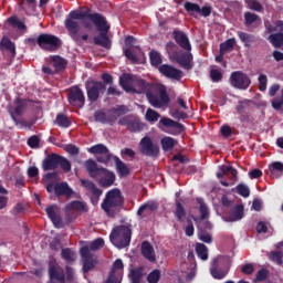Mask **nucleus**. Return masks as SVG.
Returning a JSON list of instances; mask_svg holds the SVG:
<instances>
[{
  "label": "nucleus",
  "instance_id": "obj_9",
  "mask_svg": "<svg viewBox=\"0 0 283 283\" xmlns=\"http://www.w3.org/2000/svg\"><path fill=\"white\" fill-rule=\"evenodd\" d=\"M229 269H231V259L221 258L219 259V265H214L211 268L210 273L214 280H224L229 274Z\"/></svg>",
  "mask_w": 283,
  "mask_h": 283
},
{
  "label": "nucleus",
  "instance_id": "obj_19",
  "mask_svg": "<svg viewBox=\"0 0 283 283\" xmlns=\"http://www.w3.org/2000/svg\"><path fill=\"white\" fill-rule=\"evenodd\" d=\"M59 157L56 153L49 154L42 161L43 171H54L59 169Z\"/></svg>",
  "mask_w": 283,
  "mask_h": 283
},
{
  "label": "nucleus",
  "instance_id": "obj_31",
  "mask_svg": "<svg viewBox=\"0 0 283 283\" xmlns=\"http://www.w3.org/2000/svg\"><path fill=\"white\" fill-rule=\"evenodd\" d=\"M7 22L11 25V28H18V30L22 32H25V30H28L25 22L21 21L17 15L9 17L7 19Z\"/></svg>",
  "mask_w": 283,
  "mask_h": 283
},
{
  "label": "nucleus",
  "instance_id": "obj_57",
  "mask_svg": "<svg viewBox=\"0 0 283 283\" xmlns=\"http://www.w3.org/2000/svg\"><path fill=\"white\" fill-rule=\"evenodd\" d=\"M64 151H66V154H70V156H78V154H81V149H78V147L74 144H69L64 147Z\"/></svg>",
  "mask_w": 283,
  "mask_h": 283
},
{
  "label": "nucleus",
  "instance_id": "obj_2",
  "mask_svg": "<svg viewBox=\"0 0 283 283\" xmlns=\"http://www.w3.org/2000/svg\"><path fill=\"white\" fill-rule=\"evenodd\" d=\"M84 167L90 178H98V185L105 189L116 182V175L107 170V168L98 167V164L94 159H87L84 163Z\"/></svg>",
  "mask_w": 283,
  "mask_h": 283
},
{
  "label": "nucleus",
  "instance_id": "obj_6",
  "mask_svg": "<svg viewBox=\"0 0 283 283\" xmlns=\"http://www.w3.org/2000/svg\"><path fill=\"white\" fill-rule=\"evenodd\" d=\"M36 42L41 50H46L48 52H55V50H59L63 45L59 36L48 33H41L36 38Z\"/></svg>",
  "mask_w": 283,
  "mask_h": 283
},
{
  "label": "nucleus",
  "instance_id": "obj_18",
  "mask_svg": "<svg viewBox=\"0 0 283 283\" xmlns=\"http://www.w3.org/2000/svg\"><path fill=\"white\" fill-rule=\"evenodd\" d=\"M159 72H160V74L166 76V78H174L175 81H180V78H182V71H180L169 64L160 65Z\"/></svg>",
  "mask_w": 283,
  "mask_h": 283
},
{
  "label": "nucleus",
  "instance_id": "obj_8",
  "mask_svg": "<svg viewBox=\"0 0 283 283\" xmlns=\"http://www.w3.org/2000/svg\"><path fill=\"white\" fill-rule=\"evenodd\" d=\"M139 151L144 156L156 158L160 154V146L155 144L154 140H151V137L145 136L139 142Z\"/></svg>",
  "mask_w": 283,
  "mask_h": 283
},
{
  "label": "nucleus",
  "instance_id": "obj_55",
  "mask_svg": "<svg viewBox=\"0 0 283 283\" xmlns=\"http://www.w3.org/2000/svg\"><path fill=\"white\" fill-rule=\"evenodd\" d=\"M258 19H260V15L255 14V13H251V12H245L244 13V21H245V25L249 28V25H252V23H255V21H258Z\"/></svg>",
  "mask_w": 283,
  "mask_h": 283
},
{
  "label": "nucleus",
  "instance_id": "obj_24",
  "mask_svg": "<svg viewBox=\"0 0 283 283\" xmlns=\"http://www.w3.org/2000/svg\"><path fill=\"white\" fill-rule=\"evenodd\" d=\"M49 277L50 280H55L59 283H65V271L56 265L49 266Z\"/></svg>",
  "mask_w": 283,
  "mask_h": 283
},
{
  "label": "nucleus",
  "instance_id": "obj_23",
  "mask_svg": "<svg viewBox=\"0 0 283 283\" xmlns=\"http://www.w3.org/2000/svg\"><path fill=\"white\" fill-rule=\"evenodd\" d=\"M54 193L57 198L65 196V198H72L74 196V190L67 185V182L55 184Z\"/></svg>",
  "mask_w": 283,
  "mask_h": 283
},
{
  "label": "nucleus",
  "instance_id": "obj_49",
  "mask_svg": "<svg viewBox=\"0 0 283 283\" xmlns=\"http://www.w3.org/2000/svg\"><path fill=\"white\" fill-rule=\"evenodd\" d=\"M269 258H270L271 262H274L275 264H277V266H282V264H283L282 252L272 251V252H270Z\"/></svg>",
  "mask_w": 283,
  "mask_h": 283
},
{
  "label": "nucleus",
  "instance_id": "obj_38",
  "mask_svg": "<svg viewBox=\"0 0 283 283\" xmlns=\"http://www.w3.org/2000/svg\"><path fill=\"white\" fill-rule=\"evenodd\" d=\"M232 191H235L242 198H249V196H251V189L249 186H247V184H239L235 188L232 189Z\"/></svg>",
  "mask_w": 283,
  "mask_h": 283
},
{
  "label": "nucleus",
  "instance_id": "obj_5",
  "mask_svg": "<svg viewBox=\"0 0 283 283\" xmlns=\"http://www.w3.org/2000/svg\"><path fill=\"white\" fill-rule=\"evenodd\" d=\"M148 103L151 107L161 109V107H167L169 105V94H167V88L163 86L154 85L150 92L146 95Z\"/></svg>",
  "mask_w": 283,
  "mask_h": 283
},
{
  "label": "nucleus",
  "instance_id": "obj_39",
  "mask_svg": "<svg viewBox=\"0 0 283 283\" xmlns=\"http://www.w3.org/2000/svg\"><path fill=\"white\" fill-rule=\"evenodd\" d=\"M57 167H60L64 174H70V171H72V163H70L67 158L61 155L57 159Z\"/></svg>",
  "mask_w": 283,
  "mask_h": 283
},
{
  "label": "nucleus",
  "instance_id": "obj_50",
  "mask_svg": "<svg viewBox=\"0 0 283 283\" xmlns=\"http://www.w3.org/2000/svg\"><path fill=\"white\" fill-rule=\"evenodd\" d=\"M19 7L21 8V10H23V12H25V14L30 15L33 14V12H35L36 10V4H33V7H31L30 4H28V2L21 0L19 2Z\"/></svg>",
  "mask_w": 283,
  "mask_h": 283
},
{
  "label": "nucleus",
  "instance_id": "obj_63",
  "mask_svg": "<svg viewBox=\"0 0 283 283\" xmlns=\"http://www.w3.org/2000/svg\"><path fill=\"white\" fill-rule=\"evenodd\" d=\"M282 106H283V95L274 97L272 99L273 109H275L276 112H280V109H282Z\"/></svg>",
  "mask_w": 283,
  "mask_h": 283
},
{
  "label": "nucleus",
  "instance_id": "obj_35",
  "mask_svg": "<svg viewBox=\"0 0 283 283\" xmlns=\"http://www.w3.org/2000/svg\"><path fill=\"white\" fill-rule=\"evenodd\" d=\"M147 209H148L149 211H156V209H158V203H157V202H154V201H149V202H146V203L142 205V206L139 207V209L137 210V216H138L139 218H142V217H143V213H145V211H147Z\"/></svg>",
  "mask_w": 283,
  "mask_h": 283
},
{
  "label": "nucleus",
  "instance_id": "obj_62",
  "mask_svg": "<svg viewBox=\"0 0 283 283\" xmlns=\"http://www.w3.org/2000/svg\"><path fill=\"white\" fill-rule=\"evenodd\" d=\"M227 176H230L232 182H238V169L232 166H227Z\"/></svg>",
  "mask_w": 283,
  "mask_h": 283
},
{
  "label": "nucleus",
  "instance_id": "obj_7",
  "mask_svg": "<svg viewBox=\"0 0 283 283\" xmlns=\"http://www.w3.org/2000/svg\"><path fill=\"white\" fill-rule=\"evenodd\" d=\"M85 87L90 103H96L101 94H105V92H107V86L103 84V82L98 81L86 82Z\"/></svg>",
  "mask_w": 283,
  "mask_h": 283
},
{
  "label": "nucleus",
  "instance_id": "obj_42",
  "mask_svg": "<svg viewBox=\"0 0 283 283\" xmlns=\"http://www.w3.org/2000/svg\"><path fill=\"white\" fill-rule=\"evenodd\" d=\"M54 124L57 125L59 127L67 128L72 125V122H70L69 116H65L63 114H57L54 120Z\"/></svg>",
  "mask_w": 283,
  "mask_h": 283
},
{
  "label": "nucleus",
  "instance_id": "obj_52",
  "mask_svg": "<svg viewBox=\"0 0 283 283\" xmlns=\"http://www.w3.org/2000/svg\"><path fill=\"white\" fill-rule=\"evenodd\" d=\"M3 48H6L8 52H10L11 59H14V56H17V46L14 45V42H11L10 40H4Z\"/></svg>",
  "mask_w": 283,
  "mask_h": 283
},
{
  "label": "nucleus",
  "instance_id": "obj_27",
  "mask_svg": "<svg viewBox=\"0 0 283 283\" xmlns=\"http://www.w3.org/2000/svg\"><path fill=\"white\" fill-rule=\"evenodd\" d=\"M136 76L132 74H124L123 77H119V85L125 90V92H134V83Z\"/></svg>",
  "mask_w": 283,
  "mask_h": 283
},
{
  "label": "nucleus",
  "instance_id": "obj_47",
  "mask_svg": "<svg viewBox=\"0 0 283 283\" xmlns=\"http://www.w3.org/2000/svg\"><path fill=\"white\" fill-rule=\"evenodd\" d=\"M166 51L168 53L169 59H172V60L180 52L178 50V45H176V43H174V42H168L166 44Z\"/></svg>",
  "mask_w": 283,
  "mask_h": 283
},
{
  "label": "nucleus",
  "instance_id": "obj_46",
  "mask_svg": "<svg viewBox=\"0 0 283 283\" xmlns=\"http://www.w3.org/2000/svg\"><path fill=\"white\" fill-rule=\"evenodd\" d=\"M74 255H75V253H74V251H72V249H70V248L62 249L61 256L69 264H71V262H74V260H75Z\"/></svg>",
  "mask_w": 283,
  "mask_h": 283
},
{
  "label": "nucleus",
  "instance_id": "obj_59",
  "mask_svg": "<svg viewBox=\"0 0 283 283\" xmlns=\"http://www.w3.org/2000/svg\"><path fill=\"white\" fill-rule=\"evenodd\" d=\"M271 174H282L283 172V164L282 161H274L270 166Z\"/></svg>",
  "mask_w": 283,
  "mask_h": 283
},
{
  "label": "nucleus",
  "instance_id": "obj_60",
  "mask_svg": "<svg viewBox=\"0 0 283 283\" xmlns=\"http://www.w3.org/2000/svg\"><path fill=\"white\" fill-rule=\"evenodd\" d=\"M94 118L96 123H109V120H107V114L103 111L95 112Z\"/></svg>",
  "mask_w": 283,
  "mask_h": 283
},
{
  "label": "nucleus",
  "instance_id": "obj_56",
  "mask_svg": "<svg viewBox=\"0 0 283 283\" xmlns=\"http://www.w3.org/2000/svg\"><path fill=\"white\" fill-rule=\"evenodd\" d=\"M148 283H158L160 282V270L151 271L147 276Z\"/></svg>",
  "mask_w": 283,
  "mask_h": 283
},
{
  "label": "nucleus",
  "instance_id": "obj_37",
  "mask_svg": "<svg viewBox=\"0 0 283 283\" xmlns=\"http://www.w3.org/2000/svg\"><path fill=\"white\" fill-rule=\"evenodd\" d=\"M53 67H55V70H65V67H67V61H65V59L59 56V55H54L51 57Z\"/></svg>",
  "mask_w": 283,
  "mask_h": 283
},
{
  "label": "nucleus",
  "instance_id": "obj_36",
  "mask_svg": "<svg viewBox=\"0 0 283 283\" xmlns=\"http://www.w3.org/2000/svg\"><path fill=\"white\" fill-rule=\"evenodd\" d=\"M268 41L271 42L273 48H282L283 45V33H272L269 35Z\"/></svg>",
  "mask_w": 283,
  "mask_h": 283
},
{
  "label": "nucleus",
  "instance_id": "obj_30",
  "mask_svg": "<svg viewBox=\"0 0 283 283\" xmlns=\"http://www.w3.org/2000/svg\"><path fill=\"white\" fill-rule=\"evenodd\" d=\"M237 34L240 41L244 44V48H251V43H255L256 41V38L253 34L242 32V31H239Z\"/></svg>",
  "mask_w": 283,
  "mask_h": 283
},
{
  "label": "nucleus",
  "instance_id": "obj_32",
  "mask_svg": "<svg viewBox=\"0 0 283 283\" xmlns=\"http://www.w3.org/2000/svg\"><path fill=\"white\" fill-rule=\"evenodd\" d=\"M160 145L163 151H171L176 147V139L174 137H163Z\"/></svg>",
  "mask_w": 283,
  "mask_h": 283
},
{
  "label": "nucleus",
  "instance_id": "obj_40",
  "mask_svg": "<svg viewBox=\"0 0 283 283\" xmlns=\"http://www.w3.org/2000/svg\"><path fill=\"white\" fill-rule=\"evenodd\" d=\"M127 129L128 132L136 134V132H143V129H145V124L139 119H130V124H128Z\"/></svg>",
  "mask_w": 283,
  "mask_h": 283
},
{
  "label": "nucleus",
  "instance_id": "obj_33",
  "mask_svg": "<svg viewBox=\"0 0 283 283\" xmlns=\"http://www.w3.org/2000/svg\"><path fill=\"white\" fill-rule=\"evenodd\" d=\"M184 8H185L186 12H188V14H190V17H196V14H199V12H200V4L193 3L191 1H186L184 4Z\"/></svg>",
  "mask_w": 283,
  "mask_h": 283
},
{
  "label": "nucleus",
  "instance_id": "obj_13",
  "mask_svg": "<svg viewBox=\"0 0 283 283\" xmlns=\"http://www.w3.org/2000/svg\"><path fill=\"white\" fill-rule=\"evenodd\" d=\"M230 83L237 90H249L251 85V77L242 71H234L230 75Z\"/></svg>",
  "mask_w": 283,
  "mask_h": 283
},
{
  "label": "nucleus",
  "instance_id": "obj_58",
  "mask_svg": "<svg viewBox=\"0 0 283 283\" xmlns=\"http://www.w3.org/2000/svg\"><path fill=\"white\" fill-rule=\"evenodd\" d=\"M15 105L14 114H17V116H21V114H23V109H25V102H23L22 98H18L15 99Z\"/></svg>",
  "mask_w": 283,
  "mask_h": 283
},
{
  "label": "nucleus",
  "instance_id": "obj_51",
  "mask_svg": "<svg viewBox=\"0 0 283 283\" xmlns=\"http://www.w3.org/2000/svg\"><path fill=\"white\" fill-rule=\"evenodd\" d=\"M102 247H105V240H103V238H98L91 242L87 248L88 251H98V249H102Z\"/></svg>",
  "mask_w": 283,
  "mask_h": 283
},
{
  "label": "nucleus",
  "instance_id": "obj_61",
  "mask_svg": "<svg viewBox=\"0 0 283 283\" xmlns=\"http://www.w3.org/2000/svg\"><path fill=\"white\" fill-rule=\"evenodd\" d=\"M210 78L213 83H220V81H222V72L212 69L210 71Z\"/></svg>",
  "mask_w": 283,
  "mask_h": 283
},
{
  "label": "nucleus",
  "instance_id": "obj_41",
  "mask_svg": "<svg viewBox=\"0 0 283 283\" xmlns=\"http://www.w3.org/2000/svg\"><path fill=\"white\" fill-rule=\"evenodd\" d=\"M196 253L200 260H209V250L207 249V245L203 243H197L196 245Z\"/></svg>",
  "mask_w": 283,
  "mask_h": 283
},
{
  "label": "nucleus",
  "instance_id": "obj_28",
  "mask_svg": "<svg viewBox=\"0 0 283 283\" xmlns=\"http://www.w3.org/2000/svg\"><path fill=\"white\" fill-rule=\"evenodd\" d=\"M66 211H81L82 213H87V203L78 200L71 201L65 207Z\"/></svg>",
  "mask_w": 283,
  "mask_h": 283
},
{
  "label": "nucleus",
  "instance_id": "obj_3",
  "mask_svg": "<svg viewBox=\"0 0 283 283\" xmlns=\"http://www.w3.org/2000/svg\"><path fill=\"white\" fill-rule=\"evenodd\" d=\"M123 207H125V198L118 188L107 191L101 205V208L108 218H116V213H118Z\"/></svg>",
  "mask_w": 283,
  "mask_h": 283
},
{
  "label": "nucleus",
  "instance_id": "obj_22",
  "mask_svg": "<svg viewBox=\"0 0 283 283\" xmlns=\"http://www.w3.org/2000/svg\"><path fill=\"white\" fill-rule=\"evenodd\" d=\"M244 218V206L237 205L228 212V218H224V222H238Z\"/></svg>",
  "mask_w": 283,
  "mask_h": 283
},
{
  "label": "nucleus",
  "instance_id": "obj_45",
  "mask_svg": "<svg viewBox=\"0 0 283 283\" xmlns=\"http://www.w3.org/2000/svg\"><path fill=\"white\" fill-rule=\"evenodd\" d=\"M234 46H235V39L231 38L220 44L219 51L227 54V52H229V50H233Z\"/></svg>",
  "mask_w": 283,
  "mask_h": 283
},
{
  "label": "nucleus",
  "instance_id": "obj_25",
  "mask_svg": "<svg viewBox=\"0 0 283 283\" xmlns=\"http://www.w3.org/2000/svg\"><path fill=\"white\" fill-rule=\"evenodd\" d=\"M142 255L148 260V262H156V253L154 252V245L149 241L142 242Z\"/></svg>",
  "mask_w": 283,
  "mask_h": 283
},
{
  "label": "nucleus",
  "instance_id": "obj_15",
  "mask_svg": "<svg viewBox=\"0 0 283 283\" xmlns=\"http://www.w3.org/2000/svg\"><path fill=\"white\" fill-rule=\"evenodd\" d=\"M45 213L51 222H53L55 229H63V218L61 217V208L59 206H48Z\"/></svg>",
  "mask_w": 283,
  "mask_h": 283
},
{
  "label": "nucleus",
  "instance_id": "obj_1",
  "mask_svg": "<svg viewBox=\"0 0 283 283\" xmlns=\"http://www.w3.org/2000/svg\"><path fill=\"white\" fill-rule=\"evenodd\" d=\"M85 19L92 21L99 32V35L93 39L94 44L105 48V50H109L112 48V40H109L108 35L111 27L107 23V19H105L101 13H92V9L90 8H87L84 12L73 10L67 14L64 21V28L67 30L69 36L75 43H81V41H87V39H90L87 33L83 34L82 36L78 34L81 32V24H78V21H83V27L86 30H92L93 28L92 23L85 21Z\"/></svg>",
  "mask_w": 283,
  "mask_h": 283
},
{
  "label": "nucleus",
  "instance_id": "obj_53",
  "mask_svg": "<svg viewBox=\"0 0 283 283\" xmlns=\"http://www.w3.org/2000/svg\"><path fill=\"white\" fill-rule=\"evenodd\" d=\"M112 114H115V116H125L129 112V108L125 105H117L116 107H113L111 109Z\"/></svg>",
  "mask_w": 283,
  "mask_h": 283
},
{
  "label": "nucleus",
  "instance_id": "obj_14",
  "mask_svg": "<svg viewBox=\"0 0 283 283\" xmlns=\"http://www.w3.org/2000/svg\"><path fill=\"white\" fill-rule=\"evenodd\" d=\"M81 186L86 189V191H90V200L91 203L96 207L98 205V201L101 200V197L103 196V190L98 187H96V184H94L90 179H81L80 180Z\"/></svg>",
  "mask_w": 283,
  "mask_h": 283
},
{
  "label": "nucleus",
  "instance_id": "obj_29",
  "mask_svg": "<svg viewBox=\"0 0 283 283\" xmlns=\"http://www.w3.org/2000/svg\"><path fill=\"white\" fill-rule=\"evenodd\" d=\"M114 161L119 178H125V176H129V168L123 160H120V158L115 156Z\"/></svg>",
  "mask_w": 283,
  "mask_h": 283
},
{
  "label": "nucleus",
  "instance_id": "obj_34",
  "mask_svg": "<svg viewBox=\"0 0 283 283\" xmlns=\"http://www.w3.org/2000/svg\"><path fill=\"white\" fill-rule=\"evenodd\" d=\"M187 216V210L182 207L180 201H176L175 217L177 218V222H185V217Z\"/></svg>",
  "mask_w": 283,
  "mask_h": 283
},
{
  "label": "nucleus",
  "instance_id": "obj_20",
  "mask_svg": "<svg viewBox=\"0 0 283 283\" xmlns=\"http://www.w3.org/2000/svg\"><path fill=\"white\" fill-rule=\"evenodd\" d=\"M154 87L153 83H149L140 77H135V83L133 86V93L134 94H147L150 92V90Z\"/></svg>",
  "mask_w": 283,
  "mask_h": 283
},
{
  "label": "nucleus",
  "instance_id": "obj_16",
  "mask_svg": "<svg viewBox=\"0 0 283 283\" xmlns=\"http://www.w3.org/2000/svg\"><path fill=\"white\" fill-rule=\"evenodd\" d=\"M172 61H176L180 67H184V70H191L193 65H191V61H193V54H191V51H179L174 57Z\"/></svg>",
  "mask_w": 283,
  "mask_h": 283
},
{
  "label": "nucleus",
  "instance_id": "obj_12",
  "mask_svg": "<svg viewBox=\"0 0 283 283\" xmlns=\"http://www.w3.org/2000/svg\"><path fill=\"white\" fill-rule=\"evenodd\" d=\"M67 101L73 107H85V93L78 86H72L67 90Z\"/></svg>",
  "mask_w": 283,
  "mask_h": 283
},
{
  "label": "nucleus",
  "instance_id": "obj_11",
  "mask_svg": "<svg viewBox=\"0 0 283 283\" xmlns=\"http://www.w3.org/2000/svg\"><path fill=\"white\" fill-rule=\"evenodd\" d=\"M80 253L83 262V271L84 273H90L98 264V256L91 253L87 245L82 247Z\"/></svg>",
  "mask_w": 283,
  "mask_h": 283
},
{
  "label": "nucleus",
  "instance_id": "obj_48",
  "mask_svg": "<svg viewBox=\"0 0 283 283\" xmlns=\"http://www.w3.org/2000/svg\"><path fill=\"white\" fill-rule=\"evenodd\" d=\"M198 202L200 205L199 207L200 220H207V218H209V207H207V203H205L202 199H198Z\"/></svg>",
  "mask_w": 283,
  "mask_h": 283
},
{
  "label": "nucleus",
  "instance_id": "obj_54",
  "mask_svg": "<svg viewBox=\"0 0 283 283\" xmlns=\"http://www.w3.org/2000/svg\"><path fill=\"white\" fill-rule=\"evenodd\" d=\"M143 279V270L135 269L130 271V282L132 283H140Z\"/></svg>",
  "mask_w": 283,
  "mask_h": 283
},
{
  "label": "nucleus",
  "instance_id": "obj_4",
  "mask_svg": "<svg viewBox=\"0 0 283 283\" xmlns=\"http://www.w3.org/2000/svg\"><path fill=\"white\" fill-rule=\"evenodd\" d=\"M109 240L117 249H125L132 244V229L127 226H117L112 230Z\"/></svg>",
  "mask_w": 283,
  "mask_h": 283
},
{
  "label": "nucleus",
  "instance_id": "obj_43",
  "mask_svg": "<svg viewBox=\"0 0 283 283\" xmlns=\"http://www.w3.org/2000/svg\"><path fill=\"white\" fill-rule=\"evenodd\" d=\"M149 59L150 65H153V67H158V65H163V55H160L158 51H150Z\"/></svg>",
  "mask_w": 283,
  "mask_h": 283
},
{
  "label": "nucleus",
  "instance_id": "obj_10",
  "mask_svg": "<svg viewBox=\"0 0 283 283\" xmlns=\"http://www.w3.org/2000/svg\"><path fill=\"white\" fill-rule=\"evenodd\" d=\"M90 154H94L96 156L97 163H101L102 165H108L109 160H112V153L109 151V148L105 146V144H97L88 148Z\"/></svg>",
  "mask_w": 283,
  "mask_h": 283
},
{
  "label": "nucleus",
  "instance_id": "obj_26",
  "mask_svg": "<svg viewBox=\"0 0 283 283\" xmlns=\"http://www.w3.org/2000/svg\"><path fill=\"white\" fill-rule=\"evenodd\" d=\"M170 127L171 129H177L180 133L185 132V125L176 122L169 117H161L159 120V127Z\"/></svg>",
  "mask_w": 283,
  "mask_h": 283
},
{
  "label": "nucleus",
  "instance_id": "obj_21",
  "mask_svg": "<svg viewBox=\"0 0 283 283\" xmlns=\"http://www.w3.org/2000/svg\"><path fill=\"white\" fill-rule=\"evenodd\" d=\"M124 56L130 61V63L138 64L140 63V56H145V53L140 46H135V49H124Z\"/></svg>",
  "mask_w": 283,
  "mask_h": 283
},
{
  "label": "nucleus",
  "instance_id": "obj_17",
  "mask_svg": "<svg viewBox=\"0 0 283 283\" xmlns=\"http://www.w3.org/2000/svg\"><path fill=\"white\" fill-rule=\"evenodd\" d=\"M172 36L181 50H185V52H191V42H189V36H187V33L180 30H174Z\"/></svg>",
  "mask_w": 283,
  "mask_h": 283
},
{
  "label": "nucleus",
  "instance_id": "obj_44",
  "mask_svg": "<svg viewBox=\"0 0 283 283\" xmlns=\"http://www.w3.org/2000/svg\"><path fill=\"white\" fill-rule=\"evenodd\" d=\"M158 118H160V113H158L157 111L153 109V108H148L146 111V114H145V119L148 122V123H156L158 122Z\"/></svg>",
  "mask_w": 283,
  "mask_h": 283
},
{
  "label": "nucleus",
  "instance_id": "obj_64",
  "mask_svg": "<svg viewBox=\"0 0 283 283\" xmlns=\"http://www.w3.org/2000/svg\"><path fill=\"white\" fill-rule=\"evenodd\" d=\"M249 8L250 10H254V12H262V10H264V7H262V3L258 0H250Z\"/></svg>",
  "mask_w": 283,
  "mask_h": 283
}]
</instances>
